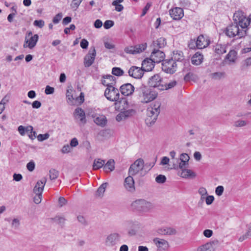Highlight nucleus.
<instances>
[{"label":"nucleus","mask_w":251,"mask_h":251,"mask_svg":"<svg viewBox=\"0 0 251 251\" xmlns=\"http://www.w3.org/2000/svg\"><path fill=\"white\" fill-rule=\"evenodd\" d=\"M158 93L148 87L140 88L139 99L142 103H147L154 100L157 97Z\"/></svg>","instance_id":"nucleus-1"},{"label":"nucleus","mask_w":251,"mask_h":251,"mask_svg":"<svg viewBox=\"0 0 251 251\" xmlns=\"http://www.w3.org/2000/svg\"><path fill=\"white\" fill-rule=\"evenodd\" d=\"M160 104L155 102L151 104L147 109L146 123L148 125L154 123L160 113Z\"/></svg>","instance_id":"nucleus-2"},{"label":"nucleus","mask_w":251,"mask_h":251,"mask_svg":"<svg viewBox=\"0 0 251 251\" xmlns=\"http://www.w3.org/2000/svg\"><path fill=\"white\" fill-rule=\"evenodd\" d=\"M144 167V160L142 158H138L130 165L128 169V175L133 176H143L146 174Z\"/></svg>","instance_id":"nucleus-3"},{"label":"nucleus","mask_w":251,"mask_h":251,"mask_svg":"<svg viewBox=\"0 0 251 251\" xmlns=\"http://www.w3.org/2000/svg\"><path fill=\"white\" fill-rule=\"evenodd\" d=\"M234 23L240 27V29H246L251 23V15L248 17L242 11H236L233 15Z\"/></svg>","instance_id":"nucleus-4"},{"label":"nucleus","mask_w":251,"mask_h":251,"mask_svg":"<svg viewBox=\"0 0 251 251\" xmlns=\"http://www.w3.org/2000/svg\"><path fill=\"white\" fill-rule=\"evenodd\" d=\"M102 84L107 86L105 90L104 96L108 100L111 101H117L119 100L120 93L117 88L112 85H110L109 83L106 82L105 79L102 80Z\"/></svg>","instance_id":"nucleus-5"},{"label":"nucleus","mask_w":251,"mask_h":251,"mask_svg":"<svg viewBox=\"0 0 251 251\" xmlns=\"http://www.w3.org/2000/svg\"><path fill=\"white\" fill-rule=\"evenodd\" d=\"M132 208L141 212H149L153 208V204L150 201L144 199H139L133 201L131 204Z\"/></svg>","instance_id":"nucleus-6"},{"label":"nucleus","mask_w":251,"mask_h":251,"mask_svg":"<svg viewBox=\"0 0 251 251\" xmlns=\"http://www.w3.org/2000/svg\"><path fill=\"white\" fill-rule=\"evenodd\" d=\"M225 33L229 37L237 36L240 38L246 35V29H240L238 25L234 23L226 27Z\"/></svg>","instance_id":"nucleus-7"},{"label":"nucleus","mask_w":251,"mask_h":251,"mask_svg":"<svg viewBox=\"0 0 251 251\" xmlns=\"http://www.w3.org/2000/svg\"><path fill=\"white\" fill-rule=\"evenodd\" d=\"M210 41L207 37L201 35L198 37L197 40H192L189 44V47L191 49H195L196 47L199 49H202L207 47Z\"/></svg>","instance_id":"nucleus-8"},{"label":"nucleus","mask_w":251,"mask_h":251,"mask_svg":"<svg viewBox=\"0 0 251 251\" xmlns=\"http://www.w3.org/2000/svg\"><path fill=\"white\" fill-rule=\"evenodd\" d=\"M38 40L39 36L37 34L33 35L32 31H28L25 36L23 47L33 49L36 46Z\"/></svg>","instance_id":"nucleus-9"},{"label":"nucleus","mask_w":251,"mask_h":251,"mask_svg":"<svg viewBox=\"0 0 251 251\" xmlns=\"http://www.w3.org/2000/svg\"><path fill=\"white\" fill-rule=\"evenodd\" d=\"M190 157L189 156L185 153H181L178 159V161L180 162L178 163H175V161H173V165L171 167H169V169H175L178 170V169H182L184 167H187L189 164V160Z\"/></svg>","instance_id":"nucleus-10"},{"label":"nucleus","mask_w":251,"mask_h":251,"mask_svg":"<svg viewBox=\"0 0 251 251\" xmlns=\"http://www.w3.org/2000/svg\"><path fill=\"white\" fill-rule=\"evenodd\" d=\"M122 238L121 235L118 232H113L109 234L105 238V244L108 247H112L120 243Z\"/></svg>","instance_id":"nucleus-11"},{"label":"nucleus","mask_w":251,"mask_h":251,"mask_svg":"<svg viewBox=\"0 0 251 251\" xmlns=\"http://www.w3.org/2000/svg\"><path fill=\"white\" fill-rule=\"evenodd\" d=\"M148 84L150 87L157 88L160 90H163L165 88L163 86L162 78L158 74L150 77L148 80Z\"/></svg>","instance_id":"nucleus-12"},{"label":"nucleus","mask_w":251,"mask_h":251,"mask_svg":"<svg viewBox=\"0 0 251 251\" xmlns=\"http://www.w3.org/2000/svg\"><path fill=\"white\" fill-rule=\"evenodd\" d=\"M162 69L165 72L172 74L177 68V64L173 59L165 60L162 63Z\"/></svg>","instance_id":"nucleus-13"},{"label":"nucleus","mask_w":251,"mask_h":251,"mask_svg":"<svg viewBox=\"0 0 251 251\" xmlns=\"http://www.w3.org/2000/svg\"><path fill=\"white\" fill-rule=\"evenodd\" d=\"M157 250L159 251H167L170 248V244L167 240L164 239L155 238L153 240Z\"/></svg>","instance_id":"nucleus-14"},{"label":"nucleus","mask_w":251,"mask_h":251,"mask_svg":"<svg viewBox=\"0 0 251 251\" xmlns=\"http://www.w3.org/2000/svg\"><path fill=\"white\" fill-rule=\"evenodd\" d=\"M115 108L116 110L123 111L126 110H133L129 109V105L126 99L122 98L120 100L115 101Z\"/></svg>","instance_id":"nucleus-15"},{"label":"nucleus","mask_w":251,"mask_h":251,"mask_svg":"<svg viewBox=\"0 0 251 251\" xmlns=\"http://www.w3.org/2000/svg\"><path fill=\"white\" fill-rule=\"evenodd\" d=\"M218 243V241L207 242L199 246L197 248L196 251H215Z\"/></svg>","instance_id":"nucleus-16"},{"label":"nucleus","mask_w":251,"mask_h":251,"mask_svg":"<svg viewBox=\"0 0 251 251\" xmlns=\"http://www.w3.org/2000/svg\"><path fill=\"white\" fill-rule=\"evenodd\" d=\"M147 48L146 44L138 45L134 47L130 46L125 48V51L127 53L137 54L142 52Z\"/></svg>","instance_id":"nucleus-17"},{"label":"nucleus","mask_w":251,"mask_h":251,"mask_svg":"<svg viewBox=\"0 0 251 251\" xmlns=\"http://www.w3.org/2000/svg\"><path fill=\"white\" fill-rule=\"evenodd\" d=\"M96 56V50L94 48L91 49L84 58V64L85 67H90L94 62Z\"/></svg>","instance_id":"nucleus-18"},{"label":"nucleus","mask_w":251,"mask_h":251,"mask_svg":"<svg viewBox=\"0 0 251 251\" xmlns=\"http://www.w3.org/2000/svg\"><path fill=\"white\" fill-rule=\"evenodd\" d=\"M124 186L127 191L132 193L135 190V182L133 176L129 175L124 180Z\"/></svg>","instance_id":"nucleus-19"},{"label":"nucleus","mask_w":251,"mask_h":251,"mask_svg":"<svg viewBox=\"0 0 251 251\" xmlns=\"http://www.w3.org/2000/svg\"><path fill=\"white\" fill-rule=\"evenodd\" d=\"M129 75L135 78H141L143 74L144 70L142 68H140L136 66L131 67L128 71Z\"/></svg>","instance_id":"nucleus-20"},{"label":"nucleus","mask_w":251,"mask_h":251,"mask_svg":"<svg viewBox=\"0 0 251 251\" xmlns=\"http://www.w3.org/2000/svg\"><path fill=\"white\" fill-rule=\"evenodd\" d=\"M179 169L180 170L178 172V175L182 178L187 179L194 178L196 176V174L195 172L190 169H186V167Z\"/></svg>","instance_id":"nucleus-21"},{"label":"nucleus","mask_w":251,"mask_h":251,"mask_svg":"<svg viewBox=\"0 0 251 251\" xmlns=\"http://www.w3.org/2000/svg\"><path fill=\"white\" fill-rule=\"evenodd\" d=\"M171 17L175 20L181 19L184 16L183 10L180 7H175L170 10Z\"/></svg>","instance_id":"nucleus-22"},{"label":"nucleus","mask_w":251,"mask_h":251,"mask_svg":"<svg viewBox=\"0 0 251 251\" xmlns=\"http://www.w3.org/2000/svg\"><path fill=\"white\" fill-rule=\"evenodd\" d=\"M165 57V54L161 50L154 49L151 52V58L155 63H159L163 61Z\"/></svg>","instance_id":"nucleus-23"},{"label":"nucleus","mask_w":251,"mask_h":251,"mask_svg":"<svg viewBox=\"0 0 251 251\" xmlns=\"http://www.w3.org/2000/svg\"><path fill=\"white\" fill-rule=\"evenodd\" d=\"M237 60V52L235 50H231L226 55L225 62L228 65L236 63Z\"/></svg>","instance_id":"nucleus-24"},{"label":"nucleus","mask_w":251,"mask_h":251,"mask_svg":"<svg viewBox=\"0 0 251 251\" xmlns=\"http://www.w3.org/2000/svg\"><path fill=\"white\" fill-rule=\"evenodd\" d=\"M158 233L163 235H175L177 234V230L173 227L168 226L158 229Z\"/></svg>","instance_id":"nucleus-25"},{"label":"nucleus","mask_w":251,"mask_h":251,"mask_svg":"<svg viewBox=\"0 0 251 251\" xmlns=\"http://www.w3.org/2000/svg\"><path fill=\"white\" fill-rule=\"evenodd\" d=\"M134 113V110H126L120 111V112L116 116V120L119 122L123 121L129 116H131Z\"/></svg>","instance_id":"nucleus-26"},{"label":"nucleus","mask_w":251,"mask_h":251,"mask_svg":"<svg viewBox=\"0 0 251 251\" xmlns=\"http://www.w3.org/2000/svg\"><path fill=\"white\" fill-rule=\"evenodd\" d=\"M154 63L151 58H146L142 62V68L144 71H151L154 67Z\"/></svg>","instance_id":"nucleus-27"},{"label":"nucleus","mask_w":251,"mask_h":251,"mask_svg":"<svg viewBox=\"0 0 251 251\" xmlns=\"http://www.w3.org/2000/svg\"><path fill=\"white\" fill-rule=\"evenodd\" d=\"M120 91L123 95L129 96L134 92V87L130 83H126L121 86Z\"/></svg>","instance_id":"nucleus-28"},{"label":"nucleus","mask_w":251,"mask_h":251,"mask_svg":"<svg viewBox=\"0 0 251 251\" xmlns=\"http://www.w3.org/2000/svg\"><path fill=\"white\" fill-rule=\"evenodd\" d=\"M47 179L45 177H43L40 180L38 181L34 187V193L42 194Z\"/></svg>","instance_id":"nucleus-29"},{"label":"nucleus","mask_w":251,"mask_h":251,"mask_svg":"<svg viewBox=\"0 0 251 251\" xmlns=\"http://www.w3.org/2000/svg\"><path fill=\"white\" fill-rule=\"evenodd\" d=\"M94 122L97 125L102 127L104 126L107 123L106 117L103 115H97L93 116Z\"/></svg>","instance_id":"nucleus-30"},{"label":"nucleus","mask_w":251,"mask_h":251,"mask_svg":"<svg viewBox=\"0 0 251 251\" xmlns=\"http://www.w3.org/2000/svg\"><path fill=\"white\" fill-rule=\"evenodd\" d=\"M74 115L76 119H79L82 124L86 122L85 114L83 110L81 108H77L75 109Z\"/></svg>","instance_id":"nucleus-31"},{"label":"nucleus","mask_w":251,"mask_h":251,"mask_svg":"<svg viewBox=\"0 0 251 251\" xmlns=\"http://www.w3.org/2000/svg\"><path fill=\"white\" fill-rule=\"evenodd\" d=\"M75 91L72 89H68L66 92V98L67 99V102L70 105H75V98L74 97V93Z\"/></svg>","instance_id":"nucleus-32"},{"label":"nucleus","mask_w":251,"mask_h":251,"mask_svg":"<svg viewBox=\"0 0 251 251\" xmlns=\"http://www.w3.org/2000/svg\"><path fill=\"white\" fill-rule=\"evenodd\" d=\"M203 60V55L197 52L192 57L191 62L192 63L195 65H199L202 62Z\"/></svg>","instance_id":"nucleus-33"},{"label":"nucleus","mask_w":251,"mask_h":251,"mask_svg":"<svg viewBox=\"0 0 251 251\" xmlns=\"http://www.w3.org/2000/svg\"><path fill=\"white\" fill-rule=\"evenodd\" d=\"M105 160L100 158H96L94 159L93 164V170H97L102 167H104Z\"/></svg>","instance_id":"nucleus-34"},{"label":"nucleus","mask_w":251,"mask_h":251,"mask_svg":"<svg viewBox=\"0 0 251 251\" xmlns=\"http://www.w3.org/2000/svg\"><path fill=\"white\" fill-rule=\"evenodd\" d=\"M115 169V162L113 159H109L106 163L105 162L103 169L106 173L113 171Z\"/></svg>","instance_id":"nucleus-35"},{"label":"nucleus","mask_w":251,"mask_h":251,"mask_svg":"<svg viewBox=\"0 0 251 251\" xmlns=\"http://www.w3.org/2000/svg\"><path fill=\"white\" fill-rule=\"evenodd\" d=\"M171 59H173L175 62L183 60L184 55L183 52L180 50L174 51Z\"/></svg>","instance_id":"nucleus-36"},{"label":"nucleus","mask_w":251,"mask_h":251,"mask_svg":"<svg viewBox=\"0 0 251 251\" xmlns=\"http://www.w3.org/2000/svg\"><path fill=\"white\" fill-rule=\"evenodd\" d=\"M166 45V41L164 38L161 37L153 42V46L155 48H162Z\"/></svg>","instance_id":"nucleus-37"},{"label":"nucleus","mask_w":251,"mask_h":251,"mask_svg":"<svg viewBox=\"0 0 251 251\" xmlns=\"http://www.w3.org/2000/svg\"><path fill=\"white\" fill-rule=\"evenodd\" d=\"M248 124V122L246 120L238 119L233 122V126L236 128H240L246 126Z\"/></svg>","instance_id":"nucleus-38"},{"label":"nucleus","mask_w":251,"mask_h":251,"mask_svg":"<svg viewBox=\"0 0 251 251\" xmlns=\"http://www.w3.org/2000/svg\"><path fill=\"white\" fill-rule=\"evenodd\" d=\"M124 0H115L112 2V5L115 6L116 11L121 12L124 9V6L120 4Z\"/></svg>","instance_id":"nucleus-39"},{"label":"nucleus","mask_w":251,"mask_h":251,"mask_svg":"<svg viewBox=\"0 0 251 251\" xmlns=\"http://www.w3.org/2000/svg\"><path fill=\"white\" fill-rule=\"evenodd\" d=\"M21 225L20 219L19 218H14L11 220V227L14 229L19 228Z\"/></svg>","instance_id":"nucleus-40"},{"label":"nucleus","mask_w":251,"mask_h":251,"mask_svg":"<svg viewBox=\"0 0 251 251\" xmlns=\"http://www.w3.org/2000/svg\"><path fill=\"white\" fill-rule=\"evenodd\" d=\"M198 193L201 196L200 200L201 202H203L205 197L208 196L207 191L206 188L203 187H201L199 189Z\"/></svg>","instance_id":"nucleus-41"},{"label":"nucleus","mask_w":251,"mask_h":251,"mask_svg":"<svg viewBox=\"0 0 251 251\" xmlns=\"http://www.w3.org/2000/svg\"><path fill=\"white\" fill-rule=\"evenodd\" d=\"M215 51L218 54H221L226 52V46L221 44H217L215 46Z\"/></svg>","instance_id":"nucleus-42"},{"label":"nucleus","mask_w":251,"mask_h":251,"mask_svg":"<svg viewBox=\"0 0 251 251\" xmlns=\"http://www.w3.org/2000/svg\"><path fill=\"white\" fill-rule=\"evenodd\" d=\"M107 186L108 183L105 182L102 183L98 189L97 191V195L99 197L102 196Z\"/></svg>","instance_id":"nucleus-43"},{"label":"nucleus","mask_w":251,"mask_h":251,"mask_svg":"<svg viewBox=\"0 0 251 251\" xmlns=\"http://www.w3.org/2000/svg\"><path fill=\"white\" fill-rule=\"evenodd\" d=\"M184 79L186 81H189L190 80L196 81V80H197L198 77L193 73H189L185 75Z\"/></svg>","instance_id":"nucleus-44"},{"label":"nucleus","mask_w":251,"mask_h":251,"mask_svg":"<svg viewBox=\"0 0 251 251\" xmlns=\"http://www.w3.org/2000/svg\"><path fill=\"white\" fill-rule=\"evenodd\" d=\"M176 84L177 82L175 80H171L168 83H167L165 84H163V86H164L166 88H164V89H163V90H166L171 89L174 87L176 85Z\"/></svg>","instance_id":"nucleus-45"},{"label":"nucleus","mask_w":251,"mask_h":251,"mask_svg":"<svg viewBox=\"0 0 251 251\" xmlns=\"http://www.w3.org/2000/svg\"><path fill=\"white\" fill-rule=\"evenodd\" d=\"M58 172L55 169H52L50 170V178L51 180L56 179L58 176Z\"/></svg>","instance_id":"nucleus-46"},{"label":"nucleus","mask_w":251,"mask_h":251,"mask_svg":"<svg viewBox=\"0 0 251 251\" xmlns=\"http://www.w3.org/2000/svg\"><path fill=\"white\" fill-rule=\"evenodd\" d=\"M225 74L224 72H216L212 73L211 75V76L213 79H219L225 76Z\"/></svg>","instance_id":"nucleus-47"},{"label":"nucleus","mask_w":251,"mask_h":251,"mask_svg":"<svg viewBox=\"0 0 251 251\" xmlns=\"http://www.w3.org/2000/svg\"><path fill=\"white\" fill-rule=\"evenodd\" d=\"M72 151L71 147L68 144L64 145L61 149V152L63 154H67Z\"/></svg>","instance_id":"nucleus-48"},{"label":"nucleus","mask_w":251,"mask_h":251,"mask_svg":"<svg viewBox=\"0 0 251 251\" xmlns=\"http://www.w3.org/2000/svg\"><path fill=\"white\" fill-rule=\"evenodd\" d=\"M169 162L170 159L167 156H164L161 159L160 165L162 166L168 165V167L167 168H168L169 167H171L172 166V165H170L169 164ZM168 169L169 170V169Z\"/></svg>","instance_id":"nucleus-49"},{"label":"nucleus","mask_w":251,"mask_h":251,"mask_svg":"<svg viewBox=\"0 0 251 251\" xmlns=\"http://www.w3.org/2000/svg\"><path fill=\"white\" fill-rule=\"evenodd\" d=\"M81 2L82 1L81 0H73L71 4V8L75 10H76L80 5Z\"/></svg>","instance_id":"nucleus-50"},{"label":"nucleus","mask_w":251,"mask_h":251,"mask_svg":"<svg viewBox=\"0 0 251 251\" xmlns=\"http://www.w3.org/2000/svg\"><path fill=\"white\" fill-rule=\"evenodd\" d=\"M251 65V57H248L242 61V68H247Z\"/></svg>","instance_id":"nucleus-51"},{"label":"nucleus","mask_w":251,"mask_h":251,"mask_svg":"<svg viewBox=\"0 0 251 251\" xmlns=\"http://www.w3.org/2000/svg\"><path fill=\"white\" fill-rule=\"evenodd\" d=\"M105 79L106 82H108L109 83L110 85H112L114 82L113 76L111 75H107L106 76H103L101 79V83H102V80Z\"/></svg>","instance_id":"nucleus-52"},{"label":"nucleus","mask_w":251,"mask_h":251,"mask_svg":"<svg viewBox=\"0 0 251 251\" xmlns=\"http://www.w3.org/2000/svg\"><path fill=\"white\" fill-rule=\"evenodd\" d=\"M50 137V134L49 133H45L44 134H39L37 136L38 140L40 142H42L45 140L48 139Z\"/></svg>","instance_id":"nucleus-53"},{"label":"nucleus","mask_w":251,"mask_h":251,"mask_svg":"<svg viewBox=\"0 0 251 251\" xmlns=\"http://www.w3.org/2000/svg\"><path fill=\"white\" fill-rule=\"evenodd\" d=\"M112 74L117 75L120 76L123 75V71L119 68H113L112 71Z\"/></svg>","instance_id":"nucleus-54"},{"label":"nucleus","mask_w":251,"mask_h":251,"mask_svg":"<svg viewBox=\"0 0 251 251\" xmlns=\"http://www.w3.org/2000/svg\"><path fill=\"white\" fill-rule=\"evenodd\" d=\"M166 177L165 176L160 175L155 178V181L158 183H163L166 181Z\"/></svg>","instance_id":"nucleus-55"},{"label":"nucleus","mask_w":251,"mask_h":251,"mask_svg":"<svg viewBox=\"0 0 251 251\" xmlns=\"http://www.w3.org/2000/svg\"><path fill=\"white\" fill-rule=\"evenodd\" d=\"M35 196L34 197V202L36 204H39L41 202L42 199V194L35 193Z\"/></svg>","instance_id":"nucleus-56"},{"label":"nucleus","mask_w":251,"mask_h":251,"mask_svg":"<svg viewBox=\"0 0 251 251\" xmlns=\"http://www.w3.org/2000/svg\"><path fill=\"white\" fill-rule=\"evenodd\" d=\"M249 44L241 50V53H246L251 51V39L249 40Z\"/></svg>","instance_id":"nucleus-57"},{"label":"nucleus","mask_w":251,"mask_h":251,"mask_svg":"<svg viewBox=\"0 0 251 251\" xmlns=\"http://www.w3.org/2000/svg\"><path fill=\"white\" fill-rule=\"evenodd\" d=\"M114 24V23L113 21H112L111 20H106L104 23L103 26H104V28L107 29H109L110 28L112 27L113 26Z\"/></svg>","instance_id":"nucleus-58"},{"label":"nucleus","mask_w":251,"mask_h":251,"mask_svg":"<svg viewBox=\"0 0 251 251\" xmlns=\"http://www.w3.org/2000/svg\"><path fill=\"white\" fill-rule=\"evenodd\" d=\"M204 200L205 201V202L207 205L211 204L214 201V197L212 195H208L206 197H205Z\"/></svg>","instance_id":"nucleus-59"},{"label":"nucleus","mask_w":251,"mask_h":251,"mask_svg":"<svg viewBox=\"0 0 251 251\" xmlns=\"http://www.w3.org/2000/svg\"><path fill=\"white\" fill-rule=\"evenodd\" d=\"M169 155L171 158L172 162L171 163L173 164V161H175V163H177L178 162V159L176 158V152L175 151H172L169 152Z\"/></svg>","instance_id":"nucleus-60"},{"label":"nucleus","mask_w":251,"mask_h":251,"mask_svg":"<svg viewBox=\"0 0 251 251\" xmlns=\"http://www.w3.org/2000/svg\"><path fill=\"white\" fill-rule=\"evenodd\" d=\"M34 26H37L39 28H42L45 25V22L42 20H35L33 23Z\"/></svg>","instance_id":"nucleus-61"},{"label":"nucleus","mask_w":251,"mask_h":251,"mask_svg":"<svg viewBox=\"0 0 251 251\" xmlns=\"http://www.w3.org/2000/svg\"><path fill=\"white\" fill-rule=\"evenodd\" d=\"M224 188L222 186H218L215 189V193L218 196L222 195L224 192Z\"/></svg>","instance_id":"nucleus-62"},{"label":"nucleus","mask_w":251,"mask_h":251,"mask_svg":"<svg viewBox=\"0 0 251 251\" xmlns=\"http://www.w3.org/2000/svg\"><path fill=\"white\" fill-rule=\"evenodd\" d=\"M62 17V14L61 13H58L57 15H56L52 20L53 23H54V24L58 23L59 22L61 19Z\"/></svg>","instance_id":"nucleus-63"},{"label":"nucleus","mask_w":251,"mask_h":251,"mask_svg":"<svg viewBox=\"0 0 251 251\" xmlns=\"http://www.w3.org/2000/svg\"><path fill=\"white\" fill-rule=\"evenodd\" d=\"M203 234L206 238H210L213 235V231L211 229H205L203 231Z\"/></svg>","instance_id":"nucleus-64"}]
</instances>
